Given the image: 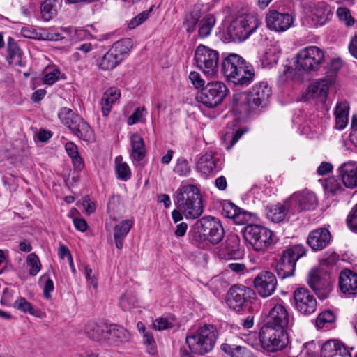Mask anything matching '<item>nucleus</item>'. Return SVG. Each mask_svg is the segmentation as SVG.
Returning a JSON list of instances; mask_svg holds the SVG:
<instances>
[{"instance_id": "bf43d9fd", "label": "nucleus", "mask_w": 357, "mask_h": 357, "mask_svg": "<svg viewBox=\"0 0 357 357\" xmlns=\"http://www.w3.org/2000/svg\"><path fill=\"white\" fill-rule=\"evenodd\" d=\"M174 171L179 176H187L190 172L188 162L185 159H178Z\"/></svg>"}, {"instance_id": "20e7f679", "label": "nucleus", "mask_w": 357, "mask_h": 357, "mask_svg": "<svg viewBox=\"0 0 357 357\" xmlns=\"http://www.w3.org/2000/svg\"><path fill=\"white\" fill-rule=\"evenodd\" d=\"M222 70L225 77L236 85L248 86L255 77L253 68L247 66L243 59L235 54L223 60Z\"/></svg>"}, {"instance_id": "423d86ee", "label": "nucleus", "mask_w": 357, "mask_h": 357, "mask_svg": "<svg viewBox=\"0 0 357 357\" xmlns=\"http://www.w3.org/2000/svg\"><path fill=\"white\" fill-rule=\"evenodd\" d=\"M58 116L61 121L70 129L71 132L80 139L89 143L95 141V134L91 127L70 109L62 108Z\"/></svg>"}, {"instance_id": "39448f33", "label": "nucleus", "mask_w": 357, "mask_h": 357, "mask_svg": "<svg viewBox=\"0 0 357 357\" xmlns=\"http://www.w3.org/2000/svg\"><path fill=\"white\" fill-rule=\"evenodd\" d=\"M218 338V331L213 325H204L195 331H190L185 337V342L190 351L203 355L211 351Z\"/></svg>"}, {"instance_id": "a18cd8bd", "label": "nucleus", "mask_w": 357, "mask_h": 357, "mask_svg": "<svg viewBox=\"0 0 357 357\" xmlns=\"http://www.w3.org/2000/svg\"><path fill=\"white\" fill-rule=\"evenodd\" d=\"M137 304V298L131 292H126L119 301V306L124 311H130L136 307Z\"/></svg>"}, {"instance_id": "ea45409f", "label": "nucleus", "mask_w": 357, "mask_h": 357, "mask_svg": "<svg viewBox=\"0 0 357 357\" xmlns=\"http://www.w3.org/2000/svg\"><path fill=\"white\" fill-rule=\"evenodd\" d=\"M115 172L117 178L124 181L129 180L131 177L130 168L126 162L123 161L121 155L115 158Z\"/></svg>"}, {"instance_id": "4c0bfd02", "label": "nucleus", "mask_w": 357, "mask_h": 357, "mask_svg": "<svg viewBox=\"0 0 357 357\" xmlns=\"http://www.w3.org/2000/svg\"><path fill=\"white\" fill-rule=\"evenodd\" d=\"M60 3V0H45L41 5V15L43 20L49 21L56 15Z\"/></svg>"}, {"instance_id": "473e14b6", "label": "nucleus", "mask_w": 357, "mask_h": 357, "mask_svg": "<svg viewBox=\"0 0 357 357\" xmlns=\"http://www.w3.org/2000/svg\"><path fill=\"white\" fill-rule=\"evenodd\" d=\"M287 204L288 202H285L284 204H277L267 206L266 208V215L267 218L274 222L282 221L288 211L289 206Z\"/></svg>"}, {"instance_id": "9d476101", "label": "nucleus", "mask_w": 357, "mask_h": 357, "mask_svg": "<svg viewBox=\"0 0 357 357\" xmlns=\"http://www.w3.org/2000/svg\"><path fill=\"white\" fill-rule=\"evenodd\" d=\"M306 252L305 247L301 244L286 249L276 264L275 270L278 277L284 279L292 276L295 271L296 261L304 256Z\"/></svg>"}, {"instance_id": "7c9ffc66", "label": "nucleus", "mask_w": 357, "mask_h": 357, "mask_svg": "<svg viewBox=\"0 0 357 357\" xmlns=\"http://www.w3.org/2000/svg\"><path fill=\"white\" fill-rule=\"evenodd\" d=\"M233 110L239 114H247L255 109L250 101L248 93H238L233 96Z\"/></svg>"}, {"instance_id": "72a5a7b5", "label": "nucleus", "mask_w": 357, "mask_h": 357, "mask_svg": "<svg viewBox=\"0 0 357 357\" xmlns=\"http://www.w3.org/2000/svg\"><path fill=\"white\" fill-rule=\"evenodd\" d=\"M349 104L347 101L336 105V129H344L349 123Z\"/></svg>"}, {"instance_id": "58836bf2", "label": "nucleus", "mask_w": 357, "mask_h": 357, "mask_svg": "<svg viewBox=\"0 0 357 357\" xmlns=\"http://www.w3.org/2000/svg\"><path fill=\"white\" fill-rule=\"evenodd\" d=\"M215 17L213 15H207L202 17L199 22V36L206 38L211 34V32L215 24Z\"/></svg>"}, {"instance_id": "f8f14e48", "label": "nucleus", "mask_w": 357, "mask_h": 357, "mask_svg": "<svg viewBox=\"0 0 357 357\" xmlns=\"http://www.w3.org/2000/svg\"><path fill=\"white\" fill-rule=\"evenodd\" d=\"M229 93L226 84L221 81L208 82L197 96L198 102L208 108L219 105Z\"/></svg>"}, {"instance_id": "49530a36", "label": "nucleus", "mask_w": 357, "mask_h": 357, "mask_svg": "<svg viewBox=\"0 0 357 357\" xmlns=\"http://www.w3.org/2000/svg\"><path fill=\"white\" fill-rule=\"evenodd\" d=\"M335 321V314L333 311L326 310L319 314L316 319V325L319 328H328Z\"/></svg>"}, {"instance_id": "e433bc0d", "label": "nucleus", "mask_w": 357, "mask_h": 357, "mask_svg": "<svg viewBox=\"0 0 357 357\" xmlns=\"http://www.w3.org/2000/svg\"><path fill=\"white\" fill-rule=\"evenodd\" d=\"M132 41L130 38H124L114 43L110 50L116 54L122 61L132 47Z\"/></svg>"}, {"instance_id": "6e6d98bb", "label": "nucleus", "mask_w": 357, "mask_h": 357, "mask_svg": "<svg viewBox=\"0 0 357 357\" xmlns=\"http://www.w3.org/2000/svg\"><path fill=\"white\" fill-rule=\"evenodd\" d=\"M322 183L325 195L327 197L335 195V177L331 176L324 180H319Z\"/></svg>"}, {"instance_id": "aec40b11", "label": "nucleus", "mask_w": 357, "mask_h": 357, "mask_svg": "<svg viewBox=\"0 0 357 357\" xmlns=\"http://www.w3.org/2000/svg\"><path fill=\"white\" fill-rule=\"evenodd\" d=\"M330 15L327 5L323 2L319 3L306 10L305 22L311 27L322 26L328 21Z\"/></svg>"}, {"instance_id": "f257e3e1", "label": "nucleus", "mask_w": 357, "mask_h": 357, "mask_svg": "<svg viewBox=\"0 0 357 357\" xmlns=\"http://www.w3.org/2000/svg\"><path fill=\"white\" fill-rule=\"evenodd\" d=\"M325 61L324 52L317 46H308L296 54L295 68L286 66L280 76L282 82L287 80L302 81L305 73H312L320 69Z\"/></svg>"}, {"instance_id": "f3484780", "label": "nucleus", "mask_w": 357, "mask_h": 357, "mask_svg": "<svg viewBox=\"0 0 357 357\" xmlns=\"http://www.w3.org/2000/svg\"><path fill=\"white\" fill-rule=\"evenodd\" d=\"M252 295H254V291L250 288L234 285L227 292L226 303L229 308L239 312L243 308L248 298Z\"/></svg>"}, {"instance_id": "09e8293b", "label": "nucleus", "mask_w": 357, "mask_h": 357, "mask_svg": "<svg viewBox=\"0 0 357 357\" xmlns=\"http://www.w3.org/2000/svg\"><path fill=\"white\" fill-rule=\"evenodd\" d=\"M26 264L29 267V274L32 276L36 275L41 269L40 259L34 253H31L27 256Z\"/></svg>"}, {"instance_id": "f704fd0d", "label": "nucleus", "mask_w": 357, "mask_h": 357, "mask_svg": "<svg viewBox=\"0 0 357 357\" xmlns=\"http://www.w3.org/2000/svg\"><path fill=\"white\" fill-rule=\"evenodd\" d=\"M215 167L216 163L212 153H206L202 155L197 164V170L204 176H208Z\"/></svg>"}, {"instance_id": "f03ea898", "label": "nucleus", "mask_w": 357, "mask_h": 357, "mask_svg": "<svg viewBox=\"0 0 357 357\" xmlns=\"http://www.w3.org/2000/svg\"><path fill=\"white\" fill-rule=\"evenodd\" d=\"M334 264L335 255L332 252L321 260L320 273L317 269H312L308 273V285L321 299L326 298L333 291V279L327 269L333 270Z\"/></svg>"}, {"instance_id": "412c9836", "label": "nucleus", "mask_w": 357, "mask_h": 357, "mask_svg": "<svg viewBox=\"0 0 357 357\" xmlns=\"http://www.w3.org/2000/svg\"><path fill=\"white\" fill-rule=\"evenodd\" d=\"M294 22L293 17L288 13L270 10L266 16L267 27L276 32H284L289 29Z\"/></svg>"}, {"instance_id": "5701e85b", "label": "nucleus", "mask_w": 357, "mask_h": 357, "mask_svg": "<svg viewBox=\"0 0 357 357\" xmlns=\"http://www.w3.org/2000/svg\"><path fill=\"white\" fill-rule=\"evenodd\" d=\"M130 337L129 331L123 327L110 325L107 328L105 344L119 347L129 342Z\"/></svg>"}, {"instance_id": "2f4dec72", "label": "nucleus", "mask_w": 357, "mask_h": 357, "mask_svg": "<svg viewBox=\"0 0 357 357\" xmlns=\"http://www.w3.org/2000/svg\"><path fill=\"white\" fill-rule=\"evenodd\" d=\"M130 144L132 147L130 157L136 161H141L146 155L142 137L137 133L132 135L130 137Z\"/></svg>"}, {"instance_id": "052dcab7", "label": "nucleus", "mask_w": 357, "mask_h": 357, "mask_svg": "<svg viewBox=\"0 0 357 357\" xmlns=\"http://www.w3.org/2000/svg\"><path fill=\"white\" fill-rule=\"evenodd\" d=\"M199 17L197 15H194L190 13L185 18L184 24L186 29V31L190 33H192L195 30V26L197 24L199 25Z\"/></svg>"}, {"instance_id": "c03bdc74", "label": "nucleus", "mask_w": 357, "mask_h": 357, "mask_svg": "<svg viewBox=\"0 0 357 357\" xmlns=\"http://www.w3.org/2000/svg\"><path fill=\"white\" fill-rule=\"evenodd\" d=\"M133 221L132 220H123L114 227V238H123L127 236L130 229L133 226Z\"/></svg>"}, {"instance_id": "c756f323", "label": "nucleus", "mask_w": 357, "mask_h": 357, "mask_svg": "<svg viewBox=\"0 0 357 357\" xmlns=\"http://www.w3.org/2000/svg\"><path fill=\"white\" fill-rule=\"evenodd\" d=\"M121 91L116 87L109 88L102 95L100 105L102 114L105 116L109 115L112 105L119 99Z\"/></svg>"}, {"instance_id": "a19ab883", "label": "nucleus", "mask_w": 357, "mask_h": 357, "mask_svg": "<svg viewBox=\"0 0 357 357\" xmlns=\"http://www.w3.org/2000/svg\"><path fill=\"white\" fill-rule=\"evenodd\" d=\"M121 61L116 56L110 49L102 56L100 63L99 68L103 70H110L116 68Z\"/></svg>"}, {"instance_id": "2eb2a0df", "label": "nucleus", "mask_w": 357, "mask_h": 357, "mask_svg": "<svg viewBox=\"0 0 357 357\" xmlns=\"http://www.w3.org/2000/svg\"><path fill=\"white\" fill-rule=\"evenodd\" d=\"M238 235L229 234L225 241L219 247L218 256L223 259H240L244 256V250L241 247Z\"/></svg>"}, {"instance_id": "3c124183", "label": "nucleus", "mask_w": 357, "mask_h": 357, "mask_svg": "<svg viewBox=\"0 0 357 357\" xmlns=\"http://www.w3.org/2000/svg\"><path fill=\"white\" fill-rule=\"evenodd\" d=\"M336 14L340 20L344 22L347 26H351L354 24L355 20L348 8L340 7L336 10Z\"/></svg>"}, {"instance_id": "8fccbe9b", "label": "nucleus", "mask_w": 357, "mask_h": 357, "mask_svg": "<svg viewBox=\"0 0 357 357\" xmlns=\"http://www.w3.org/2000/svg\"><path fill=\"white\" fill-rule=\"evenodd\" d=\"M13 307L22 312L29 313L31 315L35 314V310L33 305L24 297H20L17 298L15 301Z\"/></svg>"}, {"instance_id": "603ef678", "label": "nucleus", "mask_w": 357, "mask_h": 357, "mask_svg": "<svg viewBox=\"0 0 357 357\" xmlns=\"http://www.w3.org/2000/svg\"><path fill=\"white\" fill-rule=\"evenodd\" d=\"M143 338L144 342L147 347V351L149 354L154 355L157 352L155 342L153 337V335L146 331V329L143 328Z\"/></svg>"}, {"instance_id": "ddd939ff", "label": "nucleus", "mask_w": 357, "mask_h": 357, "mask_svg": "<svg viewBox=\"0 0 357 357\" xmlns=\"http://www.w3.org/2000/svg\"><path fill=\"white\" fill-rule=\"evenodd\" d=\"M197 68L207 76L215 75L218 69L219 53L204 45H199L195 52Z\"/></svg>"}, {"instance_id": "1a4fd4ad", "label": "nucleus", "mask_w": 357, "mask_h": 357, "mask_svg": "<svg viewBox=\"0 0 357 357\" xmlns=\"http://www.w3.org/2000/svg\"><path fill=\"white\" fill-rule=\"evenodd\" d=\"M261 347L269 352H276L288 344L286 330L264 325L259 333Z\"/></svg>"}, {"instance_id": "13d9d810", "label": "nucleus", "mask_w": 357, "mask_h": 357, "mask_svg": "<svg viewBox=\"0 0 357 357\" xmlns=\"http://www.w3.org/2000/svg\"><path fill=\"white\" fill-rule=\"evenodd\" d=\"M8 62L10 65L18 66L22 67L25 65V62L22 61L20 54L19 53V49L15 47L10 50Z\"/></svg>"}, {"instance_id": "cd10ccee", "label": "nucleus", "mask_w": 357, "mask_h": 357, "mask_svg": "<svg viewBox=\"0 0 357 357\" xmlns=\"http://www.w3.org/2000/svg\"><path fill=\"white\" fill-rule=\"evenodd\" d=\"M223 214L228 218L233 219L237 225L247 224L250 221L251 214L241 209L233 204H227L223 206Z\"/></svg>"}, {"instance_id": "6ab92c4d", "label": "nucleus", "mask_w": 357, "mask_h": 357, "mask_svg": "<svg viewBox=\"0 0 357 357\" xmlns=\"http://www.w3.org/2000/svg\"><path fill=\"white\" fill-rule=\"evenodd\" d=\"M254 287L261 297H268L275 291L277 287L276 277L271 271H261L255 277Z\"/></svg>"}, {"instance_id": "b1692460", "label": "nucleus", "mask_w": 357, "mask_h": 357, "mask_svg": "<svg viewBox=\"0 0 357 357\" xmlns=\"http://www.w3.org/2000/svg\"><path fill=\"white\" fill-rule=\"evenodd\" d=\"M331 234L326 228H319L310 232L307 243L312 250L324 249L331 241Z\"/></svg>"}, {"instance_id": "dca6fc26", "label": "nucleus", "mask_w": 357, "mask_h": 357, "mask_svg": "<svg viewBox=\"0 0 357 357\" xmlns=\"http://www.w3.org/2000/svg\"><path fill=\"white\" fill-rule=\"evenodd\" d=\"M295 307L301 314L309 315L314 313L317 307V301L310 291L303 287L296 289L294 292Z\"/></svg>"}, {"instance_id": "0e129e2a", "label": "nucleus", "mask_w": 357, "mask_h": 357, "mask_svg": "<svg viewBox=\"0 0 357 357\" xmlns=\"http://www.w3.org/2000/svg\"><path fill=\"white\" fill-rule=\"evenodd\" d=\"M21 34L24 38L35 40H40L42 37V33L37 32L36 30L32 27L22 28Z\"/></svg>"}, {"instance_id": "680f3d73", "label": "nucleus", "mask_w": 357, "mask_h": 357, "mask_svg": "<svg viewBox=\"0 0 357 357\" xmlns=\"http://www.w3.org/2000/svg\"><path fill=\"white\" fill-rule=\"evenodd\" d=\"M150 11H144L139 13L138 15L135 17L133 19L130 20L128 24V28L130 29H135V27L140 25L143 23L146 20L148 19Z\"/></svg>"}, {"instance_id": "69168bd1", "label": "nucleus", "mask_w": 357, "mask_h": 357, "mask_svg": "<svg viewBox=\"0 0 357 357\" xmlns=\"http://www.w3.org/2000/svg\"><path fill=\"white\" fill-rule=\"evenodd\" d=\"M189 79L195 88L199 89L204 87L205 81L202 78L201 75L198 72H190L189 74Z\"/></svg>"}, {"instance_id": "864d4df0", "label": "nucleus", "mask_w": 357, "mask_h": 357, "mask_svg": "<svg viewBox=\"0 0 357 357\" xmlns=\"http://www.w3.org/2000/svg\"><path fill=\"white\" fill-rule=\"evenodd\" d=\"M146 113V110L144 107L136 108L133 114L128 119V124L134 125L139 122H143L144 116Z\"/></svg>"}, {"instance_id": "338daca9", "label": "nucleus", "mask_w": 357, "mask_h": 357, "mask_svg": "<svg viewBox=\"0 0 357 357\" xmlns=\"http://www.w3.org/2000/svg\"><path fill=\"white\" fill-rule=\"evenodd\" d=\"M336 357H351L350 352L345 345L338 340H336Z\"/></svg>"}, {"instance_id": "4468645a", "label": "nucleus", "mask_w": 357, "mask_h": 357, "mask_svg": "<svg viewBox=\"0 0 357 357\" xmlns=\"http://www.w3.org/2000/svg\"><path fill=\"white\" fill-rule=\"evenodd\" d=\"M197 231L213 244L222 241L225 231L220 221L213 217L206 216L199 219L196 223Z\"/></svg>"}, {"instance_id": "7ed1b4c3", "label": "nucleus", "mask_w": 357, "mask_h": 357, "mask_svg": "<svg viewBox=\"0 0 357 357\" xmlns=\"http://www.w3.org/2000/svg\"><path fill=\"white\" fill-rule=\"evenodd\" d=\"M176 204L186 218L195 219L203 213L200 190L195 185H185L178 189Z\"/></svg>"}, {"instance_id": "5fc2aeb1", "label": "nucleus", "mask_w": 357, "mask_h": 357, "mask_svg": "<svg viewBox=\"0 0 357 357\" xmlns=\"http://www.w3.org/2000/svg\"><path fill=\"white\" fill-rule=\"evenodd\" d=\"M61 72L58 68L47 69L43 77V82L45 84L52 85L59 78Z\"/></svg>"}, {"instance_id": "0eeeda50", "label": "nucleus", "mask_w": 357, "mask_h": 357, "mask_svg": "<svg viewBox=\"0 0 357 357\" xmlns=\"http://www.w3.org/2000/svg\"><path fill=\"white\" fill-rule=\"evenodd\" d=\"M331 61V66L326 70V76L312 82L303 92V100H316L321 102L326 101L330 87L335 82V70Z\"/></svg>"}, {"instance_id": "4be33fe9", "label": "nucleus", "mask_w": 357, "mask_h": 357, "mask_svg": "<svg viewBox=\"0 0 357 357\" xmlns=\"http://www.w3.org/2000/svg\"><path fill=\"white\" fill-rule=\"evenodd\" d=\"M289 202L295 204L298 211L313 210L317 206L316 195L308 190L294 192L290 197Z\"/></svg>"}, {"instance_id": "79ce46f5", "label": "nucleus", "mask_w": 357, "mask_h": 357, "mask_svg": "<svg viewBox=\"0 0 357 357\" xmlns=\"http://www.w3.org/2000/svg\"><path fill=\"white\" fill-rule=\"evenodd\" d=\"M281 54L282 48L278 44L275 43L270 45L264 56L266 65L272 66L277 64Z\"/></svg>"}, {"instance_id": "6e6552de", "label": "nucleus", "mask_w": 357, "mask_h": 357, "mask_svg": "<svg viewBox=\"0 0 357 357\" xmlns=\"http://www.w3.org/2000/svg\"><path fill=\"white\" fill-rule=\"evenodd\" d=\"M259 19L252 15L240 16L234 20L227 29V33L234 42L246 40L259 26Z\"/></svg>"}, {"instance_id": "c85d7f7f", "label": "nucleus", "mask_w": 357, "mask_h": 357, "mask_svg": "<svg viewBox=\"0 0 357 357\" xmlns=\"http://www.w3.org/2000/svg\"><path fill=\"white\" fill-rule=\"evenodd\" d=\"M107 327V326L99 325L95 322H90L85 325L84 333L90 339L105 344Z\"/></svg>"}, {"instance_id": "a211bd4d", "label": "nucleus", "mask_w": 357, "mask_h": 357, "mask_svg": "<svg viewBox=\"0 0 357 357\" xmlns=\"http://www.w3.org/2000/svg\"><path fill=\"white\" fill-rule=\"evenodd\" d=\"M293 318L282 304H277L271 309L264 325L286 330L292 324Z\"/></svg>"}, {"instance_id": "393cba45", "label": "nucleus", "mask_w": 357, "mask_h": 357, "mask_svg": "<svg viewBox=\"0 0 357 357\" xmlns=\"http://www.w3.org/2000/svg\"><path fill=\"white\" fill-rule=\"evenodd\" d=\"M271 94V89L266 82L255 84L248 93L254 108L266 105Z\"/></svg>"}, {"instance_id": "4d7b16f0", "label": "nucleus", "mask_w": 357, "mask_h": 357, "mask_svg": "<svg viewBox=\"0 0 357 357\" xmlns=\"http://www.w3.org/2000/svg\"><path fill=\"white\" fill-rule=\"evenodd\" d=\"M321 357H335V340L324 342L321 349Z\"/></svg>"}, {"instance_id": "e2e57ef3", "label": "nucleus", "mask_w": 357, "mask_h": 357, "mask_svg": "<svg viewBox=\"0 0 357 357\" xmlns=\"http://www.w3.org/2000/svg\"><path fill=\"white\" fill-rule=\"evenodd\" d=\"M348 227L357 233V204L350 211L347 219Z\"/></svg>"}, {"instance_id": "c9c22d12", "label": "nucleus", "mask_w": 357, "mask_h": 357, "mask_svg": "<svg viewBox=\"0 0 357 357\" xmlns=\"http://www.w3.org/2000/svg\"><path fill=\"white\" fill-rule=\"evenodd\" d=\"M221 350L231 357H253V354L245 347L224 343L221 344Z\"/></svg>"}, {"instance_id": "9b49d317", "label": "nucleus", "mask_w": 357, "mask_h": 357, "mask_svg": "<svg viewBox=\"0 0 357 357\" xmlns=\"http://www.w3.org/2000/svg\"><path fill=\"white\" fill-rule=\"evenodd\" d=\"M245 239L256 251H266L275 243L273 233L257 225H248L244 229Z\"/></svg>"}, {"instance_id": "37998d69", "label": "nucleus", "mask_w": 357, "mask_h": 357, "mask_svg": "<svg viewBox=\"0 0 357 357\" xmlns=\"http://www.w3.org/2000/svg\"><path fill=\"white\" fill-rule=\"evenodd\" d=\"M65 149L71 158L74 166L77 169H82L84 167V163L82 158L79 156L77 147L73 142H67L65 145Z\"/></svg>"}, {"instance_id": "de8ad7c7", "label": "nucleus", "mask_w": 357, "mask_h": 357, "mask_svg": "<svg viewBox=\"0 0 357 357\" xmlns=\"http://www.w3.org/2000/svg\"><path fill=\"white\" fill-rule=\"evenodd\" d=\"M176 320L174 316L161 317L155 319L153 322V327L158 331L173 328L175 326Z\"/></svg>"}, {"instance_id": "bb28decb", "label": "nucleus", "mask_w": 357, "mask_h": 357, "mask_svg": "<svg viewBox=\"0 0 357 357\" xmlns=\"http://www.w3.org/2000/svg\"><path fill=\"white\" fill-rule=\"evenodd\" d=\"M344 185L349 188L357 187V162H347L339 168Z\"/></svg>"}, {"instance_id": "774afa93", "label": "nucleus", "mask_w": 357, "mask_h": 357, "mask_svg": "<svg viewBox=\"0 0 357 357\" xmlns=\"http://www.w3.org/2000/svg\"><path fill=\"white\" fill-rule=\"evenodd\" d=\"M84 275L89 284L92 285L94 288H97L98 282L96 277L93 270L89 266L84 267Z\"/></svg>"}, {"instance_id": "a878e982", "label": "nucleus", "mask_w": 357, "mask_h": 357, "mask_svg": "<svg viewBox=\"0 0 357 357\" xmlns=\"http://www.w3.org/2000/svg\"><path fill=\"white\" fill-rule=\"evenodd\" d=\"M339 288L346 296L357 294V274L350 270H344L339 277Z\"/></svg>"}]
</instances>
